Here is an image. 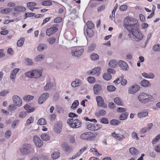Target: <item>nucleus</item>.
<instances>
[{"label":"nucleus","instance_id":"49530a36","mask_svg":"<svg viewBox=\"0 0 160 160\" xmlns=\"http://www.w3.org/2000/svg\"><path fill=\"white\" fill-rule=\"evenodd\" d=\"M38 124L39 125H44L46 124V122L45 119L43 118H41L38 120Z\"/></svg>","mask_w":160,"mask_h":160},{"label":"nucleus","instance_id":"1a4fd4ad","mask_svg":"<svg viewBox=\"0 0 160 160\" xmlns=\"http://www.w3.org/2000/svg\"><path fill=\"white\" fill-rule=\"evenodd\" d=\"M86 24L88 27V29H87V34L89 37H92L94 33L91 29L94 28V25L91 21H88Z\"/></svg>","mask_w":160,"mask_h":160},{"label":"nucleus","instance_id":"338daca9","mask_svg":"<svg viewBox=\"0 0 160 160\" xmlns=\"http://www.w3.org/2000/svg\"><path fill=\"white\" fill-rule=\"evenodd\" d=\"M88 146H86L85 147H83L82 148L79 150L78 152L79 153L80 155L82 153L84 152L88 148Z\"/></svg>","mask_w":160,"mask_h":160},{"label":"nucleus","instance_id":"72a5a7b5","mask_svg":"<svg viewBox=\"0 0 160 160\" xmlns=\"http://www.w3.org/2000/svg\"><path fill=\"white\" fill-rule=\"evenodd\" d=\"M103 78L106 80H109L112 78L111 75L108 73H104L103 75Z\"/></svg>","mask_w":160,"mask_h":160},{"label":"nucleus","instance_id":"79ce46f5","mask_svg":"<svg viewBox=\"0 0 160 160\" xmlns=\"http://www.w3.org/2000/svg\"><path fill=\"white\" fill-rule=\"evenodd\" d=\"M79 102L78 100H75L73 102L71 108L72 109H75L76 108L77 106L79 105Z\"/></svg>","mask_w":160,"mask_h":160},{"label":"nucleus","instance_id":"393cba45","mask_svg":"<svg viewBox=\"0 0 160 160\" xmlns=\"http://www.w3.org/2000/svg\"><path fill=\"white\" fill-rule=\"evenodd\" d=\"M81 83V81L79 79H75L74 81L72 82L71 83V85L73 87H76L80 85Z\"/></svg>","mask_w":160,"mask_h":160},{"label":"nucleus","instance_id":"e433bc0d","mask_svg":"<svg viewBox=\"0 0 160 160\" xmlns=\"http://www.w3.org/2000/svg\"><path fill=\"white\" fill-rule=\"evenodd\" d=\"M117 62L115 60L110 61L109 63V66L112 68H114L117 66Z\"/></svg>","mask_w":160,"mask_h":160},{"label":"nucleus","instance_id":"774afa93","mask_svg":"<svg viewBox=\"0 0 160 160\" xmlns=\"http://www.w3.org/2000/svg\"><path fill=\"white\" fill-rule=\"evenodd\" d=\"M68 117H70V118H73L74 117H78V115L73 112H70L68 114Z\"/></svg>","mask_w":160,"mask_h":160},{"label":"nucleus","instance_id":"f257e3e1","mask_svg":"<svg viewBox=\"0 0 160 160\" xmlns=\"http://www.w3.org/2000/svg\"><path fill=\"white\" fill-rule=\"evenodd\" d=\"M138 20L135 18L127 16L125 18L123 21L124 26L126 27L129 32H131L137 24Z\"/></svg>","mask_w":160,"mask_h":160},{"label":"nucleus","instance_id":"423d86ee","mask_svg":"<svg viewBox=\"0 0 160 160\" xmlns=\"http://www.w3.org/2000/svg\"><path fill=\"white\" fill-rule=\"evenodd\" d=\"M95 137V134L91 132H85L82 134L80 136L81 138L88 141L94 140Z\"/></svg>","mask_w":160,"mask_h":160},{"label":"nucleus","instance_id":"4468645a","mask_svg":"<svg viewBox=\"0 0 160 160\" xmlns=\"http://www.w3.org/2000/svg\"><path fill=\"white\" fill-rule=\"evenodd\" d=\"M139 89L140 86L135 84L130 86L129 88L128 92L130 94H133L138 91Z\"/></svg>","mask_w":160,"mask_h":160},{"label":"nucleus","instance_id":"4be33fe9","mask_svg":"<svg viewBox=\"0 0 160 160\" xmlns=\"http://www.w3.org/2000/svg\"><path fill=\"white\" fill-rule=\"evenodd\" d=\"M19 70L20 69L19 68H14L13 70L10 74V78L12 79H15L16 78V74L19 71Z\"/></svg>","mask_w":160,"mask_h":160},{"label":"nucleus","instance_id":"5fc2aeb1","mask_svg":"<svg viewBox=\"0 0 160 160\" xmlns=\"http://www.w3.org/2000/svg\"><path fill=\"white\" fill-rule=\"evenodd\" d=\"M153 50L155 51H160V45L156 44L154 45L152 47Z\"/></svg>","mask_w":160,"mask_h":160},{"label":"nucleus","instance_id":"bb28decb","mask_svg":"<svg viewBox=\"0 0 160 160\" xmlns=\"http://www.w3.org/2000/svg\"><path fill=\"white\" fill-rule=\"evenodd\" d=\"M106 114V111L104 109H102L99 110L98 112L96 113V115L98 117H100L104 116Z\"/></svg>","mask_w":160,"mask_h":160},{"label":"nucleus","instance_id":"39448f33","mask_svg":"<svg viewBox=\"0 0 160 160\" xmlns=\"http://www.w3.org/2000/svg\"><path fill=\"white\" fill-rule=\"evenodd\" d=\"M21 152L23 154L26 155L32 152H34V150L31 145L28 144H24L20 149Z\"/></svg>","mask_w":160,"mask_h":160},{"label":"nucleus","instance_id":"0eeeda50","mask_svg":"<svg viewBox=\"0 0 160 160\" xmlns=\"http://www.w3.org/2000/svg\"><path fill=\"white\" fill-rule=\"evenodd\" d=\"M59 26L58 24H54L49 28H48L46 31V34L48 36H51L54 34L58 30Z\"/></svg>","mask_w":160,"mask_h":160},{"label":"nucleus","instance_id":"69168bd1","mask_svg":"<svg viewBox=\"0 0 160 160\" xmlns=\"http://www.w3.org/2000/svg\"><path fill=\"white\" fill-rule=\"evenodd\" d=\"M128 6L126 5H123L121 6L120 8V10L121 11H124L127 9Z\"/></svg>","mask_w":160,"mask_h":160},{"label":"nucleus","instance_id":"680f3d73","mask_svg":"<svg viewBox=\"0 0 160 160\" xmlns=\"http://www.w3.org/2000/svg\"><path fill=\"white\" fill-rule=\"evenodd\" d=\"M127 110L126 109L124 108L118 107L117 108V111L118 112H124Z\"/></svg>","mask_w":160,"mask_h":160},{"label":"nucleus","instance_id":"412c9836","mask_svg":"<svg viewBox=\"0 0 160 160\" xmlns=\"http://www.w3.org/2000/svg\"><path fill=\"white\" fill-rule=\"evenodd\" d=\"M62 148H64L67 152H70L72 151V147L68 145L66 142H63L62 144Z\"/></svg>","mask_w":160,"mask_h":160},{"label":"nucleus","instance_id":"09e8293b","mask_svg":"<svg viewBox=\"0 0 160 160\" xmlns=\"http://www.w3.org/2000/svg\"><path fill=\"white\" fill-rule=\"evenodd\" d=\"M128 115L127 112H125L124 113H122L119 117V119L121 120H124L126 119Z\"/></svg>","mask_w":160,"mask_h":160},{"label":"nucleus","instance_id":"7ed1b4c3","mask_svg":"<svg viewBox=\"0 0 160 160\" xmlns=\"http://www.w3.org/2000/svg\"><path fill=\"white\" fill-rule=\"evenodd\" d=\"M138 98L141 102L145 103L152 101V97L147 93L142 92L139 94Z\"/></svg>","mask_w":160,"mask_h":160},{"label":"nucleus","instance_id":"bf43d9fd","mask_svg":"<svg viewBox=\"0 0 160 160\" xmlns=\"http://www.w3.org/2000/svg\"><path fill=\"white\" fill-rule=\"evenodd\" d=\"M62 20V18L61 17H58L54 19V22L55 23H58L61 22Z\"/></svg>","mask_w":160,"mask_h":160},{"label":"nucleus","instance_id":"052dcab7","mask_svg":"<svg viewBox=\"0 0 160 160\" xmlns=\"http://www.w3.org/2000/svg\"><path fill=\"white\" fill-rule=\"evenodd\" d=\"M107 89L109 91L112 92L116 89V88L114 86L109 85L108 86Z\"/></svg>","mask_w":160,"mask_h":160},{"label":"nucleus","instance_id":"9b49d317","mask_svg":"<svg viewBox=\"0 0 160 160\" xmlns=\"http://www.w3.org/2000/svg\"><path fill=\"white\" fill-rule=\"evenodd\" d=\"M33 141L35 146L37 147L40 148L43 145V141L37 136L33 137Z\"/></svg>","mask_w":160,"mask_h":160},{"label":"nucleus","instance_id":"37998d69","mask_svg":"<svg viewBox=\"0 0 160 160\" xmlns=\"http://www.w3.org/2000/svg\"><path fill=\"white\" fill-rule=\"evenodd\" d=\"M44 58V56L42 54H40L38 55L35 59V61L36 62L40 61L43 59Z\"/></svg>","mask_w":160,"mask_h":160},{"label":"nucleus","instance_id":"473e14b6","mask_svg":"<svg viewBox=\"0 0 160 160\" xmlns=\"http://www.w3.org/2000/svg\"><path fill=\"white\" fill-rule=\"evenodd\" d=\"M101 70V68L99 67H97L92 69L90 72L91 74H94L99 72Z\"/></svg>","mask_w":160,"mask_h":160},{"label":"nucleus","instance_id":"f03ea898","mask_svg":"<svg viewBox=\"0 0 160 160\" xmlns=\"http://www.w3.org/2000/svg\"><path fill=\"white\" fill-rule=\"evenodd\" d=\"M67 122L71 128H79L82 125L81 121L78 119L69 118Z\"/></svg>","mask_w":160,"mask_h":160},{"label":"nucleus","instance_id":"8fccbe9b","mask_svg":"<svg viewBox=\"0 0 160 160\" xmlns=\"http://www.w3.org/2000/svg\"><path fill=\"white\" fill-rule=\"evenodd\" d=\"M41 138L44 141H48L50 139V137L49 136L46 134H43L41 135Z\"/></svg>","mask_w":160,"mask_h":160},{"label":"nucleus","instance_id":"dca6fc26","mask_svg":"<svg viewBox=\"0 0 160 160\" xmlns=\"http://www.w3.org/2000/svg\"><path fill=\"white\" fill-rule=\"evenodd\" d=\"M49 94L48 93H45L42 94L39 97L38 102L39 104H42L45 102L48 98Z\"/></svg>","mask_w":160,"mask_h":160},{"label":"nucleus","instance_id":"4d7b16f0","mask_svg":"<svg viewBox=\"0 0 160 160\" xmlns=\"http://www.w3.org/2000/svg\"><path fill=\"white\" fill-rule=\"evenodd\" d=\"M16 109V106L13 104H11L10 105L8 106V110L9 111H14Z\"/></svg>","mask_w":160,"mask_h":160},{"label":"nucleus","instance_id":"a18cd8bd","mask_svg":"<svg viewBox=\"0 0 160 160\" xmlns=\"http://www.w3.org/2000/svg\"><path fill=\"white\" fill-rule=\"evenodd\" d=\"M91 59L93 60H96L98 59L99 58L98 55L95 53H92L90 56Z\"/></svg>","mask_w":160,"mask_h":160},{"label":"nucleus","instance_id":"aec40b11","mask_svg":"<svg viewBox=\"0 0 160 160\" xmlns=\"http://www.w3.org/2000/svg\"><path fill=\"white\" fill-rule=\"evenodd\" d=\"M118 65L123 70H127L128 68V65L127 63L123 61H120L118 63Z\"/></svg>","mask_w":160,"mask_h":160},{"label":"nucleus","instance_id":"c756f323","mask_svg":"<svg viewBox=\"0 0 160 160\" xmlns=\"http://www.w3.org/2000/svg\"><path fill=\"white\" fill-rule=\"evenodd\" d=\"M36 5V3L35 2H29L27 3V7L29 9L32 11H33L34 8L33 7Z\"/></svg>","mask_w":160,"mask_h":160},{"label":"nucleus","instance_id":"5701e85b","mask_svg":"<svg viewBox=\"0 0 160 160\" xmlns=\"http://www.w3.org/2000/svg\"><path fill=\"white\" fill-rule=\"evenodd\" d=\"M24 108L28 112L30 113L34 111L35 108L34 107H32L28 104L25 105Z\"/></svg>","mask_w":160,"mask_h":160},{"label":"nucleus","instance_id":"c9c22d12","mask_svg":"<svg viewBox=\"0 0 160 160\" xmlns=\"http://www.w3.org/2000/svg\"><path fill=\"white\" fill-rule=\"evenodd\" d=\"M89 151L90 152H93V154L96 156H100L102 155L101 154H100L98 152L96 148H91L90 149Z\"/></svg>","mask_w":160,"mask_h":160},{"label":"nucleus","instance_id":"58836bf2","mask_svg":"<svg viewBox=\"0 0 160 160\" xmlns=\"http://www.w3.org/2000/svg\"><path fill=\"white\" fill-rule=\"evenodd\" d=\"M52 4L51 1L50 0H46L41 2V4L44 6H49Z\"/></svg>","mask_w":160,"mask_h":160},{"label":"nucleus","instance_id":"4c0bfd02","mask_svg":"<svg viewBox=\"0 0 160 160\" xmlns=\"http://www.w3.org/2000/svg\"><path fill=\"white\" fill-rule=\"evenodd\" d=\"M96 46L95 44H92L88 48L87 52H91L93 51L95 48Z\"/></svg>","mask_w":160,"mask_h":160},{"label":"nucleus","instance_id":"2f4dec72","mask_svg":"<svg viewBox=\"0 0 160 160\" xmlns=\"http://www.w3.org/2000/svg\"><path fill=\"white\" fill-rule=\"evenodd\" d=\"M11 11V9L10 8H7L2 9L0 11V13L2 14H7Z\"/></svg>","mask_w":160,"mask_h":160},{"label":"nucleus","instance_id":"cd10ccee","mask_svg":"<svg viewBox=\"0 0 160 160\" xmlns=\"http://www.w3.org/2000/svg\"><path fill=\"white\" fill-rule=\"evenodd\" d=\"M114 101L118 105L123 106V102L120 98L118 97H116L114 98Z\"/></svg>","mask_w":160,"mask_h":160},{"label":"nucleus","instance_id":"6e6d98bb","mask_svg":"<svg viewBox=\"0 0 160 160\" xmlns=\"http://www.w3.org/2000/svg\"><path fill=\"white\" fill-rule=\"evenodd\" d=\"M34 121V118L32 117H30L26 121V123L27 125H29L33 122Z\"/></svg>","mask_w":160,"mask_h":160},{"label":"nucleus","instance_id":"f3484780","mask_svg":"<svg viewBox=\"0 0 160 160\" xmlns=\"http://www.w3.org/2000/svg\"><path fill=\"white\" fill-rule=\"evenodd\" d=\"M112 135L113 138L119 141H122L126 138L125 136L124 135L119 133L117 134L115 132L112 133Z\"/></svg>","mask_w":160,"mask_h":160},{"label":"nucleus","instance_id":"c03bdc74","mask_svg":"<svg viewBox=\"0 0 160 160\" xmlns=\"http://www.w3.org/2000/svg\"><path fill=\"white\" fill-rule=\"evenodd\" d=\"M60 155V153L58 152H55L52 155V158L54 159H56L58 158Z\"/></svg>","mask_w":160,"mask_h":160},{"label":"nucleus","instance_id":"de8ad7c7","mask_svg":"<svg viewBox=\"0 0 160 160\" xmlns=\"http://www.w3.org/2000/svg\"><path fill=\"white\" fill-rule=\"evenodd\" d=\"M34 97L32 96L28 95L25 96L23 98V99L26 101H29V100L33 99Z\"/></svg>","mask_w":160,"mask_h":160},{"label":"nucleus","instance_id":"13d9d810","mask_svg":"<svg viewBox=\"0 0 160 160\" xmlns=\"http://www.w3.org/2000/svg\"><path fill=\"white\" fill-rule=\"evenodd\" d=\"M160 139V134L158 135L154 138L152 141V143L154 144L156 142L158 141Z\"/></svg>","mask_w":160,"mask_h":160},{"label":"nucleus","instance_id":"6e6552de","mask_svg":"<svg viewBox=\"0 0 160 160\" xmlns=\"http://www.w3.org/2000/svg\"><path fill=\"white\" fill-rule=\"evenodd\" d=\"M131 33L132 34L135 36V37L138 40H141L143 38V35L138 29H132L131 32H129Z\"/></svg>","mask_w":160,"mask_h":160},{"label":"nucleus","instance_id":"864d4df0","mask_svg":"<svg viewBox=\"0 0 160 160\" xmlns=\"http://www.w3.org/2000/svg\"><path fill=\"white\" fill-rule=\"evenodd\" d=\"M45 47V45L44 44H40L37 48V50L38 51H41L43 50Z\"/></svg>","mask_w":160,"mask_h":160},{"label":"nucleus","instance_id":"f704fd0d","mask_svg":"<svg viewBox=\"0 0 160 160\" xmlns=\"http://www.w3.org/2000/svg\"><path fill=\"white\" fill-rule=\"evenodd\" d=\"M53 87V85L52 83L50 82H48L44 87V89L45 90L47 91L48 90L51 89Z\"/></svg>","mask_w":160,"mask_h":160},{"label":"nucleus","instance_id":"2eb2a0df","mask_svg":"<svg viewBox=\"0 0 160 160\" xmlns=\"http://www.w3.org/2000/svg\"><path fill=\"white\" fill-rule=\"evenodd\" d=\"M12 100L16 106L18 107L21 106L22 103V99L17 95H14L12 97Z\"/></svg>","mask_w":160,"mask_h":160},{"label":"nucleus","instance_id":"f8f14e48","mask_svg":"<svg viewBox=\"0 0 160 160\" xmlns=\"http://www.w3.org/2000/svg\"><path fill=\"white\" fill-rule=\"evenodd\" d=\"M83 49L82 48H78L73 49L71 51V54L73 56L77 57H80L83 52Z\"/></svg>","mask_w":160,"mask_h":160},{"label":"nucleus","instance_id":"0e129e2a","mask_svg":"<svg viewBox=\"0 0 160 160\" xmlns=\"http://www.w3.org/2000/svg\"><path fill=\"white\" fill-rule=\"evenodd\" d=\"M9 90H4L0 92V95L2 96H6L8 93L9 92Z\"/></svg>","mask_w":160,"mask_h":160},{"label":"nucleus","instance_id":"3c124183","mask_svg":"<svg viewBox=\"0 0 160 160\" xmlns=\"http://www.w3.org/2000/svg\"><path fill=\"white\" fill-rule=\"evenodd\" d=\"M87 79L89 83H93L95 82V78L92 77H88Z\"/></svg>","mask_w":160,"mask_h":160},{"label":"nucleus","instance_id":"9d476101","mask_svg":"<svg viewBox=\"0 0 160 160\" xmlns=\"http://www.w3.org/2000/svg\"><path fill=\"white\" fill-rule=\"evenodd\" d=\"M96 99L98 106L105 108H107V104L104 102V100L102 97L98 96L96 97Z\"/></svg>","mask_w":160,"mask_h":160},{"label":"nucleus","instance_id":"e2e57ef3","mask_svg":"<svg viewBox=\"0 0 160 160\" xmlns=\"http://www.w3.org/2000/svg\"><path fill=\"white\" fill-rule=\"evenodd\" d=\"M123 76H121V83L123 86L125 85L127 83V81L126 79H123Z\"/></svg>","mask_w":160,"mask_h":160},{"label":"nucleus","instance_id":"a19ab883","mask_svg":"<svg viewBox=\"0 0 160 160\" xmlns=\"http://www.w3.org/2000/svg\"><path fill=\"white\" fill-rule=\"evenodd\" d=\"M25 41V39L22 38L19 40L17 42V45L18 47H21Z\"/></svg>","mask_w":160,"mask_h":160},{"label":"nucleus","instance_id":"ddd939ff","mask_svg":"<svg viewBox=\"0 0 160 160\" xmlns=\"http://www.w3.org/2000/svg\"><path fill=\"white\" fill-rule=\"evenodd\" d=\"M87 128L89 130L95 131L99 129L100 128V127L99 125L97 124L89 123L87 125Z\"/></svg>","mask_w":160,"mask_h":160},{"label":"nucleus","instance_id":"ea45409f","mask_svg":"<svg viewBox=\"0 0 160 160\" xmlns=\"http://www.w3.org/2000/svg\"><path fill=\"white\" fill-rule=\"evenodd\" d=\"M148 114V112H143L138 113V116L140 118H142L146 116Z\"/></svg>","mask_w":160,"mask_h":160},{"label":"nucleus","instance_id":"7c9ffc66","mask_svg":"<svg viewBox=\"0 0 160 160\" xmlns=\"http://www.w3.org/2000/svg\"><path fill=\"white\" fill-rule=\"evenodd\" d=\"M129 151L131 154L133 155H137L138 153V152L137 150L133 147L130 148Z\"/></svg>","mask_w":160,"mask_h":160},{"label":"nucleus","instance_id":"b1692460","mask_svg":"<svg viewBox=\"0 0 160 160\" xmlns=\"http://www.w3.org/2000/svg\"><path fill=\"white\" fill-rule=\"evenodd\" d=\"M142 75L146 78H153L155 76L154 74L152 73L148 74L146 72H143L142 73Z\"/></svg>","mask_w":160,"mask_h":160},{"label":"nucleus","instance_id":"c85d7f7f","mask_svg":"<svg viewBox=\"0 0 160 160\" xmlns=\"http://www.w3.org/2000/svg\"><path fill=\"white\" fill-rule=\"evenodd\" d=\"M140 84L143 87H149L150 86L151 83L147 80H143L141 81Z\"/></svg>","mask_w":160,"mask_h":160},{"label":"nucleus","instance_id":"a211bd4d","mask_svg":"<svg viewBox=\"0 0 160 160\" xmlns=\"http://www.w3.org/2000/svg\"><path fill=\"white\" fill-rule=\"evenodd\" d=\"M62 125L60 122H57L54 125V129L57 133H60L62 130Z\"/></svg>","mask_w":160,"mask_h":160},{"label":"nucleus","instance_id":"20e7f679","mask_svg":"<svg viewBox=\"0 0 160 160\" xmlns=\"http://www.w3.org/2000/svg\"><path fill=\"white\" fill-rule=\"evenodd\" d=\"M42 73L40 70H33L26 72L25 75L29 78H38L42 76Z\"/></svg>","mask_w":160,"mask_h":160},{"label":"nucleus","instance_id":"6ab92c4d","mask_svg":"<svg viewBox=\"0 0 160 160\" xmlns=\"http://www.w3.org/2000/svg\"><path fill=\"white\" fill-rule=\"evenodd\" d=\"M93 91L96 94H98L99 92L101 90L102 88L101 85L98 84H95L93 87Z\"/></svg>","mask_w":160,"mask_h":160},{"label":"nucleus","instance_id":"a878e982","mask_svg":"<svg viewBox=\"0 0 160 160\" xmlns=\"http://www.w3.org/2000/svg\"><path fill=\"white\" fill-rule=\"evenodd\" d=\"M14 9L15 11L18 12H22L26 10V8L22 6H16L14 8Z\"/></svg>","mask_w":160,"mask_h":160},{"label":"nucleus","instance_id":"603ef678","mask_svg":"<svg viewBox=\"0 0 160 160\" xmlns=\"http://www.w3.org/2000/svg\"><path fill=\"white\" fill-rule=\"evenodd\" d=\"M110 123L113 125H117L120 123V122L118 120L114 119L111 121Z\"/></svg>","mask_w":160,"mask_h":160}]
</instances>
